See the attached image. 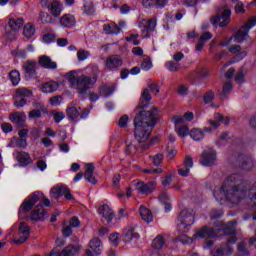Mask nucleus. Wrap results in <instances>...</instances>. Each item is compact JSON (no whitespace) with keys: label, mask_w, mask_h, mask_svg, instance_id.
<instances>
[{"label":"nucleus","mask_w":256,"mask_h":256,"mask_svg":"<svg viewBox=\"0 0 256 256\" xmlns=\"http://www.w3.org/2000/svg\"><path fill=\"white\" fill-rule=\"evenodd\" d=\"M213 196L218 203L228 201L232 205H239L248 197L252 207L256 208V182L249 187L247 180H244L239 174H231L222 186L214 188Z\"/></svg>","instance_id":"nucleus-1"},{"label":"nucleus","mask_w":256,"mask_h":256,"mask_svg":"<svg viewBox=\"0 0 256 256\" xmlns=\"http://www.w3.org/2000/svg\"><path fill=\"white\" fill-rule=\"evenodd\" d=\"M151 99L149 89H144L134 118L135 139L142 149H149L153 145V142L147 143V141H149L153 127L157 125V120L159 119V108L152 107L150 110H145L147 102L151 101Z\"/></svg>","instance_id":"nucleus-2"},{"label":"nucleus","mask_w":256,"mask_h":256,"mask_svg":"<svg viewBox=\"0 0 256 256\" xmlns=\"http://www.w3.org/2000/svg\"><path fill=\"white\" fill-rule=\"evenodd\" d=\"M92 73L90 76L82 74L79 76L77 71L72 70L66 74V79L70 83L73 89H76L78 95L85 97L89 92V89L93 87L99 79V66L91 67Z\"/></svg>","instance_id":"nucleus-3"},{"label":"nucleus","mask_w":256,"mask_h":256,"mask_svg":"<svg viewBox=\"0 0 256 256\" xmlns=\"http://www.w3.org/2000/svg\"><path fill=\"white\" fill-rule=\"evenodd\" d=\"M256 25V16L250 17L247 22L239 28V30L232 36L236 43H243L249 37V30Z\"/></svg>","instance_id":"nucleus-4"},{"label":"nucleus","mask_w":256,"mask_h":256,"mask_svg":"<svg viewBox=\"0 0 256 256\" xmlns=\"http://www.w3.org/2000/svg\"><path fill=\"white\" fill-rule=\"evenodd\" d=\"M195 223V212L192 209H184L178 216V228L187 231Z\"/></svg>","instance_id":"nucleus-5"},{"label":"nucleus","mask_w":256,"mask_h":256,"mask_svg":"<svg viewBox=\"0 0 256 256\" xmlns=\"http://www.w3.org/2000/svg\"><path fill=\"white\" fill-rule=\"evenodd\" d=\"M81 253V247L75 245L66 246L61 252L56 247L47 256H75Z\"/></svg>","instance_id":"nucleus-6"},{"label":"nucleus","mask_w":256,"mask_h":256,"mask_svg":"<svg viewBox=\"0 0 256 256\" xmlns=\"http://www.w3.org/2000/svg\"><path fill=\"white\" fill-rule=\"evenodd\" d=\"M217 161V152L213 148H206L201 155L200 164L204 167H211Z\"/></svg>","instance_id":"nucleus-7"},{"label":"nucleus","mask_w":256,"mask_h":256,"mask_svg":"<svg viewBox=\"0 0 256 256\" xmlns=\"http://www.w3.org/2000/svg\"><path fill=\"white\" fill-rule=\"evenodd\" d=\"M212 25H219V27H227L231 21V10L225 9L221 15L217 14L211 18Z\"/></svg>","instance_id":"nucleus-8"},{"label":"nucleus","mask_w":256,"mask_h":256,"mask_svg":"<svg viewBox=\"0 0 256 256\" xmlns=\"http://www.w3.org/2000/svg\"><path fill=\"white\" fill-rule=\"evenodd\" d=\"M43 197V193L41 192H34L30 196H28V199L25 200L21 205V210L19 214L25 212V211H31L33 209V206Z\"/></svg>","instance_id":"nucleus-9"},{"label":"nucleus","mask_w":256,"mask_h":256,"mask_svg":"<svg viewBox=\"0 0 256 256\" xmlns=\"http://www.w3.org/2000/svg\"><path fill=\"white\" fill-rule=\"evenodd\" d=\"M135 189L142 195H151L155 191V188L157 187V182H148L145 183L143 181H138L135 184Z\"/></svg>","instance_id":"nucleus-10"},{"label":"nucleus","mask_w":256,"mask_h":256,"mask_svg":"<svg viewBox=\"0 0 256 256\" xmlns=\"http://www.w3.org/2000/svg\"><path fill=\"white\" fill-rule=\"evenodd\" d=\"M19 238L14 239L13 243L15 245H22V243H25L29 239V235L31 233V230L29 229V225L25 222H21L20 226L18 228Z\"/></svg>","instance_id":"nucleus-11"},{"label":"nucleus","mask_w":256,"mask_h":256,"mask_svg":"<svg viewBox=\"0 0 256 256\" xmlns=\"http://www.w3.org/2000/svg\"><path fill=\"white\" fill-rule=\"evenodd\" d=\"M217 230L214 228H210L208 226H203L201 229L197 230L194 234L195 239L199 237L200 239H213V237H217Z\"/></svg>","instance_id":"nucleus-12"},{"label":"nucleus","mask_w":256,"mask_h":256,"mask_svg":"<svg viewBox=\"0 0 256 256\" xmlns=\"http://www.w3.org/2000/svg\"><path fill=\"white\" fill-rule=\"evenodd\" d=\"M233 255V247L229 244H221L211 251V256H230Z\"/></svg>","instance_id":"nucleus-13"},{"label":"nucleus","mask_w":256,"mask_h":256,"mask_svg":"<svg viewBox=\"0 0 256 256\" xmlns=\"http://www.w3.org/2000/svg\"><path fill=\"white\" fill-rule=\"evenodd\" d=\"M95 164L87 163L85 164L84 179L91 183L92 185H97V179L95 178Z\"/></svg>","instance_id":"nucleus-14"},{"label":"nucleus","mask_w":256,"mask_h":256,"mask_svg":"<svg viewBox=\"0 0 256 256\" xmlns=\"http://www.w3.org/2000/svg\"><path fill=\"white\" fill-rule=\"evenodd\" d=\"M38 65L43 67V69H50L52 71L57 69V62L47 55H42L38 58Z\"/></svg>","instance_id":"nucleus-15"},{"label":"nucleus","mask_w":256,"mask_h":256,"mask_svg":"<svg viewBox=\"0 0 256 256\" xmlns=\"http://www.w3.org/2000/svg\"><path fill=\"white\" fill-rule=\"evenodd\" d=\"M123 65V59L117 54L110 55L106 58L107 69H119Z\"/></svg>","instance_id":"nucleus-16"},{"label":"nucleus","mask_w":256,"mask_h":256,"mask_svg":"<svg viewBox=\"0 0 256 256\" xmlns=\"http://www.w3.org/2000/svg\"><path fill=\"white\" fill-rule=\"evenodd\" d=\"M25 77L31 79V77H35L37 75V62L32 60H27L23 65Z\"/></svg>","instance_id":"nucleus-17"},{"label":"nucleus","mask_w":256,"mask_h":256,"mask_svg":"<svg viewBox=\"0 0 256 256\" xmlns=\"http://www.w3.org/2000/svg\"><path fill=\"white\" fill-rule=\"evenodd\" d=\"M208 123L211 125V127L217 129L221 123H224V125H229L230 120L228 117H223V114L216 113L214 115V120H209Z\"/></svg>","instance_id":"nucleus-18"},{"label":"nucleus","mask_w":256,"mask_h":256,"mask_svg":"<svg viewBox=\"0 0 256 256\" xmlns=\"http://www.w3.org/2000/svg\"><path fill=\"white\" fill-rule=\"evenodd\" d=\"M45 219V209L43 205H38L30 214V221H43Z\"/></svg>","instance_id":"nucleus-19"},{"label":"nucleus","mask_w":256,"mask_h":256,"mask_svg":"<svg viewBox=\"0 0 256 256\" xmlns=\"http://www.w3.org/2000/svg\"><path fill=\"white\" fill-rule=\"evenodd\" d=\"M99 213L104 217L107 223H111V221H113V217H115L113 209H111L107 204H104L99 208Z\"/></svg>","instance_id":"nucleus-20"},{"label":"nucleus","mask_w":256,"mask_h":256,"mask_svg":"<svg viewBox=\"0 0 256 256\" xmlns=\"http://www.w3.org/2000/svg\"><path fill=\"white\" fill-rule=\"evenodd\" d=\"M103 31L106 33V35H119V33H121V27L115 22H110L103 25Z\"/></svg>","instance_id":"nucleus-21"},{"label":"nucleus","mask_w":256,"mask_h":256,"mask_svg":"<svg viewBox=\"0 0 256 256\" xmlns=\"http://www.w3.org/2000/svg\"><path fill=\"white\" fill-rule=\"evenodd\" d=\"M42 93H55L59 89V82L53 80L45 82L40 87Z\"/></svg>","instance_id":"nucleus-22"},{"label":"nucleus","mask_w":256,"mask_h":256,"mask_svg":"<svg viewBox=\"0 0 256 256\" xmlns=\"http://www.w3.org/2000/svg\"><path fill=\"white\" fill-rule=\"evenodd\" d=\"M50 14L53 17H60L61 12L63 11V4L59 0H55L54 3L48 8Z\"/></svg>","instance_id":"nucleus-23"},{"label":"nucleus","mask_w":256,"mask_h":256,"mask_svg":"<svg viewBox=\"0 0 256 256\" xmlns=\"http://www.w3.org/2000/svg\"><path fill=\"white\" fill-rule=\"evenodd\" d=\"M75 23H77V21L75 20V16L71 14H66L60 18V24L63 27H67L68 29H71V27H75Z\"/></svg>","instance_id":"nucleus-24"},{"label":"nucleus","mask_w":256,"mask_h":256,"mask_svg":"<svg viewBox=\"0 0 256 256\" xmlns=\"http://www.w3.org/2000/svg\"><path fill=\"white\" fill-rule=\"evenodd\" d=\"M16 161L18 163H21L22 165H31L33 163V160H31V156H29V153L27 152H17L16 154Z\"/></svg>","instance_id":"nucleus-25"},{"label":"nucleus","mask_w":256,"mask_h":256,"mask_svg":"<svg viewBox=\"0 0 256 256\" xmlns=\"http://www.w3.org/2000/svg\"><path fill=\"white\" fill-rule=\"evenodd\" d=\"M12 123H15L18 127L25 126V114L21 112H15L10 117Z\"/></svg>","instance_id":"nucleus-26"},{"label":"nucleus","mask_w":256,"mask_h":256,"mask_svg":"<svg viewBox=\"0 0 256 256\" xmlns=\"http://www.w3.org/2000/svg\"><path fill=\"white\" fill-rule=\"evenodd\" d=\"M79 111H81V107L77 108L75 106H68V108L66 109L68 119H70V121H77V118L81 115Z\"/></svg>","instance_id":"nucleus-27"},{"label":"nucleus","mask_w":256,"mask_h":256,"mask_svg":"<svg viewBox=\"0 0 256 256\" xmlns=\"http://www.w3.org/2000/svg\"><path fill=\"white\" fill-rule=\"evenodd\" d=\"M89 247L92 250V252L94 253V255H96V256L101 255L102 243L99 238H93L89 243Z\"/></svg>","instance_id":"nucleus-28"},{"label":"nucleus","mask_w":256,"mask_h":256,"mask_svg":"<svg viewBox=\"0 0 256 256\" xmlns=\"http://www.w3.org/2000/svg\"><path fill=\"white\" fill-rule=\"evenodd\" d=\"M24 23L23 18H10L8 21V25L12 31H19Z\"/></svg>","instance_id":"nucleus-29"},{"label":"nucleus","mask_w":256,"mask_h":256,"mask_svg":"<svg viewBox=\"0 0 256 256\" xmlns=\"http://www.w3.org/2000/svg\"><path fill=\"white\" fill-rule=\"evenodd\" d=\"M25 97H33V91L28 88H18L13 99H25Z\"/></svg>","instance_id":"nucleus-30"},{"label":"nucleus","mask_w":256,"mask_h":256,"mask_svg":"<svg viewBox=\"0 0 256 256\" xmlns=\"http://www.w3.org/2000/svg\"><path fill=\"white\" fill-rule=\"evenodd\" d=\"M65 191H67V186H57L51 189L50 195L53 199H60L65 195Z\"/></svg>","instance_id":"nucleus-31"},{"label":"nucleus","mask_w":256,"mask_h":256,"mask_svg":"<svg viewBox=\"0 0 256 256\" xmlns=\"http://www.w3.org/2000/svg\"><path fill=\"white\" fill-rule=\"evenodd\" d=\"M140 27H144L147 32L155 31V28L157 27V19L152 18L150 20H143L140 23Z\"/></svg>","instance_id":"nucleus-32"},{"label":"nucleus","mask_w":256,"mask_h":256,"mask_svg":"<svg viewBox=\"0 0 256 256\" xmlns=\"http://www.w3.org/2000/svg\"><path fill=\"white\" fill-rule=\"evenodd\" d=\"M139 237V234L135 232V228L133 226H129L124 231V239L126 243H129L132 239H137Z\"/></svg>","instance_id":"nucleus-33"},{"label":"nucleus","mask_w":256,"mask_h":256,"mask_svg":"<svg viewBox=\"0 0 256 256\" xmlns=\"http://www.w3.org/2000/svg\"><path fill=\"white\" fill-rule=\"evenodd\" d=\"M228 51L233 55H238L240 59H245V57H247V52L241 49V45H232L228 48Z\"/></svg>","instance_id":"nucleus-34"},{"label":"nucleus","mask_w":256,"mask_h":256,"mask_svg":"<svg viewBox=\"0 0 256 256\" xmlns=\"http://www.w3.org/2000/svg\"><path fill=\"white\" fill-rule=\"evenodd\" d=\"M140 216L146 223H151V221H153L151 210H148L145 206H140Z\"/></svg>","instance_id":"nucleus-35"},{"label":"nucleus","mask_w":256,"mask_h":256,"mask_svg":"<svg viewBox=\"0 0 256 256\" xmlns=\"http://www.w3.org/2000/svg\"><path fill=\"white\" fill-rule=\"evenodd\" d=\"M23 35L26 39H31L35 35V26L31 23L24 25Z\"/></svg>","instance_id":"nucleus-36"},{"label":"nucleus","mask_w":256,"mask_h":256,"mask_svg":"<svg viewBox=\"0 0 256 256\" xmlns=\"http://www.w3.org/2000/svg\"><path fill=\"white\" fill-rule=\"evenodd\" d=\"M152 247L156 250H161L162 247H165V237H163V235H158L156 238H154Z\"/></svg>","instance_id":"nucleus-37"},{"label":"nucleus","mask_w":256,"mask_h":256,"mask_svg":"<svg viewBox=\"0 0 256 256\" xmlns=\"http://www.w3.org/2000/svg\"><path fill=\"white\" fill-rule=\"evenodd\" d=\"M190 137L194 141H201V139H203V137H205V135L203 133V130H201L199 128H194L190 131Z\"/></svg>","instance_id":"nucleus-38"},{"label":"nucleus","mask_w":256,"mask_h":256,"mask_svg":"<svg viewBox=\"0 0 256 256\" xmlns=\"http://www.w3.org/2000/svg\"><path fill=\"white\" fill-rule=\"evenodd\" d=\"M233 89V85L230 82H227L224 84L222 88V92L219 94L221 101L227 97L231 93V90Z\"/></svg>","instance_id":"nucleus-39"},{"label":"nucleus","mask_w":256,"mask_h":256,"mask_svg":"<svg viewBox=\"0 0 256 256\" xmlns=\"http://www.w3.org/2000/svg\"><path fill=\"white\" fill-rule=\"evenodd\" d=\"M9 77L12 85L14 86L19 85V82L21 81V74H19V71L12 70L9 74Z\"/></svg>","instance_id":"nucleus-40"},{"label":"nucleus","mask_w":256,"mask_h":256,"mask_svg":"<svg viewBox=\"0 0 256 256\" xmlns=\"http://www.w3.org/2000/svg\"><path fill=\"white\" fill-rule=\"evenodd\" d=\"M255 167V162L253 161V158L247 157L242 162V169H245L246 171H251Z\"/></svg>","instance_id":"nucleus-41"},{"label":"nucleus","mask_w":256,"mask_h":256,"mask_svg":"<svg viewBox=\"0 0 256 256\" xmlns=\"http://www.w3.org/2000/svg\"><path fill=\"white\" fill-rule=\"evenodd\" d=\"M39 19L41 23H44V24L53 23V16H51V14L47 12H40Z\"/></svg>","instance_id":"nucleus-42"},{"label":"nucleus","mask_w":256,"mask_h":256,"mask_svg":"<svg viewBox=\"0 0 256 256\" xmlns=\"http://www.w3.org/2000/svg\"><path fill=\"white\" fill-rule=\"evenodd\" d=\"M165 67L168 69V71H171L172 73H175L179 71L181 64L173 61H168L165 64Z\"/></svg>","instance_id":"nucleus-43"},{"label":"nucleus","mask_w":256,"mask_h":256,"mask_svg":"<svg viewBox=\"0 0 256 256\" xmlns=\"http://www.w3.org/2000/svg\"><path fill=\"white\" fill-rule=\"evenodd\" d=\"M140 67L142 71H149V69L153 67V62H151V58L149 57L144 58Z\"/></svg>","instance_id":"nucleus-44"},{"label":"nucleus","mask_w":256,"mask_h":256,"mask_svg":"<svg viewBox=\"0 0 256 256\" xmlns=\"http://www.w3.org/2000/svg\"><path fill=\"white\" fill-rule=\"evenodd\" d=\"M223 217V210L221 209H212L210 211V219L213 221L215 219H221Z\"/></svg>","instance_id":"nucleus-45"},{"label":"nucleus","mask_w":256,"mask_h":256,"mask_svg":"<svg viewBox=\"0 0 256 256\" xmlns=\"http://www.w3.org/2000/svg\"><path fill=\"white\" fill-rule=\"evenodd\" d=\"M142 173L146 175H159V173H163V169L161 168H146L142 170Z\"/></svg>","instance_id":"nucleus-46"},{"label":"nucleus","mask_w":256,"mask_h":256,"mask_svg":"<svg viewBox=\"0 0 256 256\" xmlns=\"http://www.w3.org/2000/svg\"><path fill=\"white\" fill-rule=\"evenodd\" d=\"M203 99L205 104L211 103L213 99H215V92H213L212 90L207 91Z\"/></svg>","instance_id":"nucleus-47"},{"label":"nucleus","mask_w":256,"mask_h":256,"mask_svg":"<svg viewBox=\"0 0 256 256\" xmlns=\"http://www.w3.org/2000/svg\"><path fill=\"white\" fill-rule=\"evenodd\" d=\"M12 55L18 59H27V51L25 50L16 49L12 52Z\"/></svg>","instance_id":"nucleus-48"},{"label":"nucleus","mask_w":256,"mask_h":256,"mask_svg":"<svg viewBox=\"0 0 256 256\" xmlns=\"http://www.w3.org/2000/svg\"><path fill=\"white\" fill-rule=\"evenodd\" d=\"M163 159H165V156H163L162 153H158L155 156H153V165L155 167H159L161 163H163Z\"/></svg>","instance_id":"nucleus-49"},{"label":"nucleus","mask_w":256,"mask_h":256,"mask_svg":"<svg viewBox=\"0 0 256 256\" xmlns=\"http://www.w3.org/2000/svg\"><path fill=\"white\" fill-rule=\"evenodd\" d=\"M109 241L114 245V247H117V245H119V233L115 232L110 234Z\"/></svg>","instance_id":"nucleus-50"},{"label":"nucleus","mask_w":256,"mask_h":256,"mask_svg":"<svg viewBox=\"0 0 256 256\" xmlns=\"http://www.w3.org/2000/svg\"><path fill=\"white\" fill-rule=\"evenodd\" d=\"M179 241H180V243H182V245H191V243H193V238H191L187 235H181L179 237Z\"/></svg>","instance_id":"nucleus-51"},{"label":"nucleus","mask_w":256,"mask_h":256,"mask_svg":"<svg viewBox=\"0 0 256 256\" xmlns=\"http://www.w3.org/2000/svg\"><path fill=\"white\" fill-rule=\"evenodd\" d=\"M183 167L191 170L193 167V158L191 156H185Z\"/></svg>","instance_id":"nucleus-52"},{"label":"nucleus","mask_w":256,"mask_h":256,"mask_svg":"<svg viewBox=\"0 0 256 256\" xmlns=\"http://www.w3.org/2000/svg\"><path fill=\"white\" fill-rule=\"evenodd\" d=\"M41 113H42L41 110L33 109L32 111H30V112L28 113V117H29L30 119H40Z\"/></svg>","instance_id":"nucleus-53"},{"label":"nucleus","mask_w":256,"mask_h":256,"mask_svg":"<svg viewBox=\"0 0 256 256\" xmlns=\"http://www.w3.org/2000/svg\"><path fill=\"white\" fill-rule=\"evenodd\" d=\"M148 89L151 91V93H159V84L150 81L148 82Z\"/></svg>","instance_id":"nucleus-54"},{"label":"nucleus","mask_w":256,"mask_h":256,"mask_svg":"<svg viewBox=\"0 0 256 256\" xmlns=\"http://www.w3.org/2000/svg\"><path fill=\"white\" fill-rule=\"evenodd\" d=\"M180 137H187L189 135V128L187 126H181L177 131Z\"/></svg>","instance_id":"nucleus-55"},{"label":"nucleus","mask_w":256,"mask_h":256,"mask_svg":"<svg viewBox=\"0 0 256 256\" xmlns=\"http://www.w3.org/2000/svg\"><path fill=\"white\" fill-rule=\"evenodd\" d=\"M62 235L63 237H71V235H73V229L71 228V226H63L62 228Z\"/></svg>","instance_id":"nucleus-56"},{"label":"nucleus","mask_w":256,"mask_h":256,"mask_svg":"<svg viewBox=\"0 0 256 256\" xmlns=\"http://www.w3.org/2000/svg\"><path fill=\"white\" fill-rule=\"evenodd\" d=\"M16 147H19V149H25V147H27V139L25 138L16 139Z\"/></svg>","instance_id":"nucleus-57"},{"label":"nucleus","mask_w":256,"mask_h":256,"mask_svg":"<svg viewBox=\"0 0 256 256\" xmlns=\"http://www.w3.org/2000/svg\"><path fill=\"white\" fill-rule=\"evenodd\" d=\"M84 13H86V15H93V13H95V7L93 4L84 5Z\"/></svg>","instance_id":"nucleus-58"},{"label":"nucleus","mask_w":256,"mask_h":256,"mask_svg":"<svg viewBox=\"0 0 256 256\" xmlns=\"http://www.w3.org/2000/svg\"><path fill=\"white\" fill-rule=\"evenodd\" d=\"M238 251L241 253L242 256H249V252H247V247L245 243L238 244Z\"/></svg>","instance_id":"nucleus-59"},{"label":"nucleus","mask_w":256,"mask_h":256,"mask_svg":"<svg viewBox=\"0 0 256 256\" xmlns=\"http://www.w3.org/2000/svg\"><path fill=\"white\" fill-rule=\"evenodd\" d=\"M27 105V99L25 98H20V99H14V106L15 107H25Z\"/></svg>","instance_id":"nucleus-60"},{"label":"nucleus","mask_w":256,"mask_h":256,"mask_svg":"<svg viewBox=\"0 0 256 256\" xmlns=\"http://www.w3.org/2000/svg\"><path fill=\"white\" fill-rule=\"evenodd\" d=\"M128 121H129V116H128V115H123V116L119 119V121H118L119 127H122V128L127 127Z\"/></svg>","instance_id":"nucleus-61"},{"label":"nucleus","mask_w":256,"mask_h":256,"mask_svg":"<svg viewBox=\"0 0 256 256\" xmlns=\"http://www.w3.org/2000/svg\"><path fill=\"white\" fill-rule=\"evenodd\" d=\"M77 56H78V61H85V59L89 57V52L85 50H80L78 51Z\"/></svg>","instance_id":"nucleus-62"},{"label":"nucleus","mask_w":256,"mask_h":256,"mask_svg":"<svg viewBox=\"0 0 256 256\" xmlns=\"http://www.w3.org/2000/svg\"><path fill=\"white\" fill-rule=\"evenodd\" d=\"M142 5L145 9H151V7H155V0H142Z\"/></svg>","instance_id":"nucleus-63"},{"label":"nucleus","mask_w":256,"mask_h":256,"mask_svg":"<svg viewBox=\"0 0 256 256\" xmlns=\"http://www.w3.org/2000/svg\"><path fill=\"white\" fill-rule=\"evenodd\" d=\"M1 129L4 133H11V131H13V126L10 123H2Z\"/></svg>","instance_id":"nucleus-64"}]
</instances>
